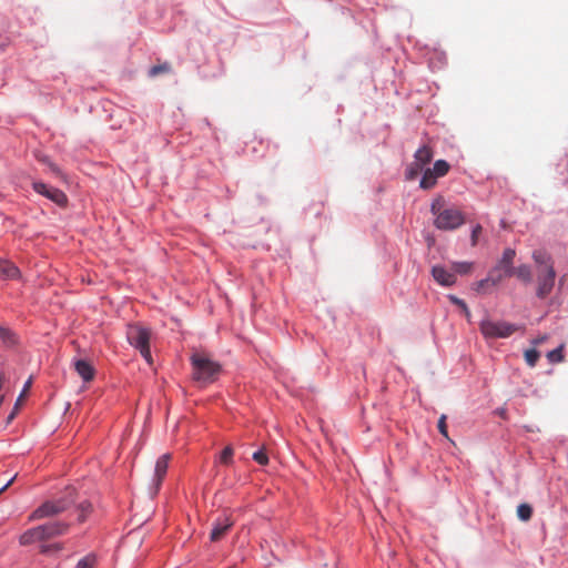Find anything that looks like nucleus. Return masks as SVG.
<instances>
[{
    "label": "nucleus",
    "mask_w": 568,
    "mask_h": 568,
    "mask_svg": "<svg viewBox=\"0 0 568 568\" xmlns=\"http://www.w3.org/2000/svg\"><path fill=\"white\" fill-rule=\"evenodd\" d=\"M430 212L435 216L434 225L442 231H453L465 223L463 212L455 206H446L442 195L434 199Z\"/></svg>",
    "instance_id": "1"
},
{
    "label": "nucleus",
    "mask_w": 568,
    "mask_h": 568,
    "mask_svg": "<svg viewBox=\"0 0 568 568\" xmlns=\"http://www.w3.org/2000/svg\"><path fill=\"white\" fill-rule=\"evenodd\" d=\"M191 363L193 366V378L197 382L212 383L221 371L219 363L213 362L202 353H194L191 356Z\"/></svg>",
    "instance_id": "2"
},
{
    "label": "nucleus",
    "mask_w": 568,
    "mask_h": 568,
    "mask_svg": "<svg viewBox=\"0 0 568 568\" xmlns=\"http://www.w3.org/2000/svg\"><path fill=\"white\" fill-rule=\"evenodd\" d=\"M150 329L140 324H130L126 327L128 342L140 352L141 356L149 364L152 363V356L150 351Z\"/></svg>",
    "instance_id": "3"
},
{
    "label": "nucleus",
    "mask_w": 568,
    "mask_h": 568,
    "mask_svg": "<svg viewBox=\"0 0 568 568\" xmlns=\"http://www.w3.org/2000/svg\"><path fill=\"white\" fill-rule=\"evenodd\" d=\"M481 334L486 338H506L513 335L519 327L507 322L483 321L479 325Z\"/></svg>",
    "instance_id": "4"
},
{
    "label": "nucleus",
    "mask_w": 568,
    "mask_h": 568,
    "mask_svg": "<svg viewBox=\"0 0 568 568\" xmlns=\"http://www.w3.org/2000/svg\"><path fill=\"white\" fill-rule=\"evenodd\" d=\"M556 281V271L554 266L547 270L538 268L536 295L538 298H546L552 291Z\"/></svg>",
    "instance_id": "5"
},
{
    "label": "nucleus",
    "mask_w": 568,
    "mask_h": 568,
    "mask_svg": "<svg viewBox=\"0 0 568 568\" xmlns=\"http://www.w3.org/2000/svg\"><path fill=\"white\" fill-rule=\"evenodd\" d=\"M72 500L67 501L65 499L52 500L43 503L39 508H37L31 518L32 519H42L45 517H51L64 511Z\"/></svg>",
    "instance_id": "6"
},
{
    "label": "nucleus",
    "mask_w": 568,
    "mask_h": 568,
    "mask_svg": "<svg viewBox=\"0 0 568 568\" xmlns=\"http://www.w3.org/2000/svg\"><path fill=\"white\" fill-rule=\"evenodd\" d=\"M233 525H234V521L231 518V516H229V515L219 516L213 523V528L210 532V540L212 542H217V541L222 540L225 537V535L231 530Z\"/></svg>",
    "instance_id": "7"
},
{
    "label": "nucleus",
    "mask_w": 568,
    "mask_h": 568,
    "mask_svg": "<svg viewBox=\"0 0 568 568\" xmlns=\"http://www.w3.org/2000/svg\"><path fill=\"white\" fill-rule=\"evenodd\" d=\"M33 190L37 193L50 199L52 202H54L55 204H58L60 206L65 205L68 202V197L64 192H62L61 190H59L57 187L49 186L43 182H34Z\"/></svg>",
    "instance_id": "8"
},
{
    "label": "nucleus",
    "mask_w": 568,
    "mask_h": 568,
    "mask_svg": "<svg viewBox=\"0 0 568 568\" xmlns=\"http://www.w3.org/2000/svg\"><path fill=\"white\" fill-rule=\"evenodd\" d=\"M68 528L69 525L63 521H50L40 526L43 540L64 535L68 531Z\"/></svg>",
    "instance_id": "9"
},
{
    "label": "nucleus",
    "mask_w": 568,
    "mask_h": 568,
    "mask_svg": "<svg viewBox=\"0 0 568 568\" xmlns=\"http://www.w3.org/2000/svg\"><path fill=\"white\" fill-rule=\"evenodd\" d=\"M432 275L434 280L443 286H452L456 282L455 273L447 271L443 266H434L432 268Z\"/></svg>",
    "instance_id": "10"
},
{
    "label": "nucleus",
    "mask_w": 568,
    "mask_h": 568,
    "mask_svg": "<svg viewBox=\"0 0 568 568\" xmlns=\"http://www.w3.org/2000/svg\"><path fill=\"white\" fill-rule=\"evenodd\" d=\"M170 458H171L170 454H164L161 457H159L155 463L154 480H155L156 490L161 486L162 480L166 475Z\"/></svg>",
    "instance_id": "11"
},
{
    "label": "nucleus",
    "mask_w": 568,
    "mask_h": 568,
    "mask_svg": "<svg viewBox=\"0 0 568 568\" xmlns=\"http://www.w3.org/2000/svg\"><path fill=\"white\" fill-rule=\"evenodd\" d=\"M516 257V251L514 248H506L503 252L501 257L498 260L497 264L495 266L501 268L504 271V274H509L513 276V270H514V260Z\"/></svg>",
    "instance_id": "12"
},
{
    "label": "nucleus",
    "mask_w": 568,
    "mask_h": 568,
    "mask_svg": "<svg viewBox=\"0 0 568 568\" xmlns=\"http://www.w3.org/2000/svg\"><path fill=\"white\" fill-rule=\"evenodd\" d=\"M74 369L84 382H90L94 377L95 371H94L93 366L84 359L75 361Z\"/></svg>",
    "instance_id": "13"
},
{
    "label": "nucleus",
    "mask_w": 568,
    "mask_h": 568,
    "mask_svg": "<svg viewBox=\"0 0 568 568\" xmlns=\"http://www.w3.org/2000/svg\"><path fill=\"white\" fill-rule=\"evenodd\" d=\"M534 262L538 265V268L547 270L549 266H554L552 258L549 253L545 250H535L531 254Z\"/></svg>",
    "instance_id": "14"
},
{
    "label": "nucleus",
    "mask_w": 568,
    "mask_h": 568,
    "mask_svg": "<svg viewBox=\"0 0 568 568\" xmlns=\"http://www.w3.org/2000/svg\"><path fill=\"white\" fill-rule=\"evenodd\" d=\"M0 276L6 280H16L20 276V271L13 263L0 260Z\"/></svg>",
    "instance_id": "15"
},
{
    "label": "nucleus",
    "mask_w": 568,
    "mask_h": 568,
    "mask_svg": "<svg viewBox=\"0 0 568 568\" xmlns=\"http://www.w3.org/2000/svg\"><path fill=\"white\" fill-rule=\"evenodd\" d=\"M434 152L428 145L420 146L414 154V159L420 165L425 168V165L429 164L433 160Z\"/></svg>",
    "instance_id": "16"
},
{
    "label": "nucleus",
    "mask_w": 568,
    "mask_h": 568,
    "mask_svg": "<svg viewBox=\"0 0 568 568\" xmlns=\"http://www.w3.org/2000/svg\"><path fill=\"white\" fill-rule=\"evenodd\" d=\"M513 276H516L524 284H529L532 281L531 268L528 264H521L513 270Z\"/></svg>",
    "instance_id": "17"
},
{
    "label": "nucleus",
    "mask_w": 568,
    "mask_h": 568,
    "mask_svg": "<svg viewBox=\"0 0 568 568\" xmlns=\"http://www.w3.org/2000/svg\"><path fill=\"white\" fill-rule=\"evenodd\" d=\"M40 526L34 527L32 529L27 530L20 536V544L21 545H30L32 542L43 540L41 536Z\"/></svg>",
    "instance_id": "18"
},
{
    "label": "nucleus",
    "mask_w": 568,
    "mask_h": 568,
    "mask_svg": "<svg viewBox=\"0 0 568 568\" xmlns=\"http://www.w3.org/2000/svg\"><path fill=\"white\" fill-rule=\"evenodd\" d=\"M437 176L430 171V168L426 169L419 182V186L423 190H430L437 183Z\"/></svg>",
    "instance_id": "19"
},
{
    "label": "nucleus",
    "mask_w": 568,
    "mask_h": 568,
    "mask_svg": "<svg viewBox=\"0 0 568 568\" xmlns=\"http://www.w3.org/2000/svg\"><path fill=\"white\" fill-rule=\"evenodd\" d=\"M0 339L7 347H12L18 343L16 333L3 326H0Z\"/></svg>",
    "instance_id": "20"
},
{
    "label": "nucleus",
    "mask_w": 568,
    "mask_h": 568,
    "mask_svg": "<svg viewBox=\"0 0 568 568\" xmlns=\"http://www.w3.org/2000/svg\"><path fill=\"white\" fill-rule=\"evenodd\" d=\"M509 274H504V271L497 266H494L487 275L488 281L491 286L498 285L504 278L510 277Z\"/></svg>",
    "instance_id": "21"
},
{
    "label": "nucleus",
    "mask_w": 568,
    "mask_h": 568,
    "mask_svg": "<svg viewBox=\"0 0 568 568\" xmlns=\"http://www.w3.org/2000/svg\"><path fill=\"white\" fill-rule=\"evenodd\" d=\"M450 169V165L447 161L445 160H437L433 168L430 169V171L437 176V178H442V176H445L448 171Z\"/></svg>",
    "instance_id": "22"
},
{
    "label": "nucleus",
    "mask_w": 568,
    "mask_h": 568,
    "mask_svg": "<svg viewBox=\"0 0 568 568\" xmlns=\"http://www.w3.org/2000/svg\"><path fill=\"white\" fill-rule=\"evenodd\" d=\"M424 170V166L420 165L416 160L414 159V162L410 163L406 170V179L412 181L415 180Z\"/></svg>",
    "instance_id": "23"
},
{
    "label": "nucleus",
    "mask_w": 568,
    "mask_h": 568,
    "mask_svg": "<svg viewBox=\"0 0 568 568\" xmlns=\"http://www.w3.org/2000/svg\"><path fill=\"white\" fill-rule=\"evenodd\" d=\"M517 516L523 521H528L532 516V508L528 504H520L517 507Z\"/></svg>",
    "instance_id": "24"
},
{
    "label": "nucleus",
    "mask_w": 568,
    "mask_h": 568,
    "mask_svg": "<svg viewBox=\"0 0 568 568\" xmlns=\"http://www.w3.org/2000/svg\"><path fill=\"white\" fill-rule=\"evenodd\" d=\"M234 449L232 446H226L220 454L219 462L223 465H231L233 463Z\"/></svg>",
    "instance_id": "25"
},
{
    "label": "nucleus",
    "mask_w": 568,
    "mask_h": 568,
    "mask_svg": "<svg viewBox=\"0 0 568 568\" xmlns=\"http://www.w3.org/2000/svg\"><path fill=\"white\" fill-rule=\"evenodd\" d=\"M524 357H525L527 365H529L530 367H534L537 364V362L540 357V354L536 348H530V349L525 351Z\"/></svg>",
    "instance_id": "26"
},
{
    "label": "nucleus",
    "mask_w": 568,
    "mask_h": 568,
    "mask_svg": "<svg viewBox=\"0 0 568 568\" xmlns=\"http://www.w3.org/2000/svg\"><path fill=\"white\" fill-rule=\"evenodd\" d=\"M97 565V557L93 554H89L81 558L75 568H94Z\"/></svg>",
    "instance_id": "27"
},
{
    "label": "nucleus",
    "mask_w": 568,
    "mask_h": 568,
    "mask_svg": "<svg viewBox=\"0 0 568 568\" xmlns=\"http://www.w3.org/2000/svg\"><path fill=\"white\" fill-rule=\"evenodd\" d=\"M171 70H172L171 64L168 62H164L162 64L153 65L149 71V75L156 77L162 73H169V72H171Z\"/></svg>",
    "instance_id": "28"
},
{
    "label": "nucleus",
    "mask_w": 568,
    "mask_h": 568,
    "mask_svg": "<svg viewBox=\"0 0 568 568\" xmlns=\"http://www.w3.org/2000/svg\"><path fill=\"white\" fill-rule=\"evenodd\" d=\"M564 345H560L559 347L550 351L547 354V358L550 363H560L564 361Z\"/></svg>",
    "instance_id": "29"
},
{
    "label": "nucleus",
    "mask_w": 568,
    "mask_h": 568,
    "mask_svg": "<svg viewBox=\"0 0 568 568\" xmlns=\"http://www.w3.org/2000/svg\"><path fill=\"white\" fill-rule=\"evenodd\" d=\"M454 271L459 274H467L471 271L473 264L469 262H458L453 265Z\"/></svg>",
    "instance_id": "30"
},
{
    "label": "nucleus",
    "mask_w": 568,
    "mask_h": 568,
    "mask_svg": "<svg viewBox=\"0 0 568 568\" xmlns=\"http://www.w3.org/2000/svg\"><path fill=\"white\" fill-rule=\"evenodd\" d=\"M252 457L258 465L265 466L268 464V456L263 448L255 452Z\"/></svg>",
    "instance_id": "31"
},
{
    "label": "nucleus",
    "mask_w": 568,
    "mask_h": 568,
    "mask_svg": "<svg viewBox=\"0 0 568 568\" xmlns=\"http://www.w3.org/2000/svg\"><path fill=\"white\" fill-rule=\"evenodd\" d=\"M437 427H438V432L447 439H449L448 437V432H447V424H446V415H442L438 419V424H437Z\"/></svg>",
    "instance_id": "32"
},
{
    "label": "nucleus",
    "mask_w": 568,
    "mask_h": 568,
    "mask_svg": "<svg viewBox=\"0 0 568 568\" xmlns=\"http://www.w3.org/2000/svg\"><path fill=\"white\" fill-rule=\"evenodd\" d=\"M448 298L450 300V302L457 306H459L464 312L465 314L468 316L469 315V310L466 305V303L460 300L459 297L455 296V295H449Z\"/></svg>",
    "instance_id": "33"
},
{
    "label": "nucleus",
    "mask_w": 568,
    "mask_h": 568,
    "mask_svg": "<svg viewBox=\"0 0 568 568\" xmlns=\"http://www.w3.org/2000/svg\"><path fill=\"white\" fill-rule=\"evenodd\" d=\"M62 549L61 544H53V545H42L40 548V551L42 554H49L52 551H60Z\"/></svg>",
    "instance_id": "34"
},
{
    "label": "nucleus",
    "mask_w": 568,
    "mask_h": 568,
    "mask_svg": "<svg viewBox=\"0 0 568 568\" xmlns=\"http://www.w3.org/2000/svg\"><path fill=\"white\" fill-rule=\"evenodd\" d=\"M491 286L490 285V282L488 281V278H484L479 282L476 283V287L475 290L478 292V293H486L488 291V287Z\"/></svg>",
    "instance_id": "35"
},
{
    "label": "nucleus",
    "mask_w": 568,
    "mask_h": 568,
    "mask_svg": "<svg viewBox=\"0 0 568 568\" xmlns=\"http://www.w3.org/2000/svg\"><path fill=\"white\" fill-rule=\"evenodd\" d=\"M91 508H92V506L88 501L80 504V510H81V514L79 515L80 521H83L85 519V515L91 511Z\"/></svg>",
    "instance_id": "36"
},
{
    "label": "nucleus",
    "mask_w": 568,
    "mask_h": 568,
    "mask_svg": "<svg viewBox=\"0 0 568 568\" xmlns=\"http://www.w3.org/2000/svg\"><path fill=\"white\" fill-rule=\"evenodd\" d=\"M483 231V227L481 225L477 224L474 229H473V232H471V236H470V241H471V245L475 246L478 242V236L479 234L481 233Z\"/></svg>",
    "instance_id": "37"
},
{
    "label": "nucleus",
    "mask_w": 568,
    "mask_h": 568,
    "mask_svg": "<svg viewBox=\"0 0 568 568\" xmlns=\"http://www.w3.org/2000/svg\"><path fill=\"white\" fill-rule=\"evenodd\" d=\"M31 385H32V377H29L28 381L26 382L24 386H23V389L21 392V396H26L27 395V393L29 392Z\"/></svg>",
    "instance_id": "38"
},
{
    "label": "nucleus",
    "mask_w": 568,
    "mask_h": 568,
    "mask_svg": "<svg viewBox=\"0 0 568 568\" xmlns=\"http://www.w3.org/2000/svg\"><path fill=\"white\" fill-rule=\"evenodd\" d=\"M546 339H547V336H546V335L538 336L537 338H535V339L532 341V344H534V345H539V344L544 343Z\"/></svg>",
    "instance_id": "39"
},
{
    "label": "nucleus",
    "mask_w": 568,
    "mask_h": 568,
    "mask_svg": "<svg viewBox=\"0 0 568 568\" xmlns=\"http://www.w3.org/2000/svg\"><path fill=\"white\" fill-rule=\"evenodd\" d=\"M17 478V475H14L1 489H0V493H2L3 490H6L9 486H11V484L14 481V479Z\"/></svg>",
    "instance_id": "40"
},
{
    "label": "nucleus",
    "mask_w": 568,
    "mask_h": 568,
    "mask_svg": "<svg viewBox=\"0 0 568 568\" xmlns=\"http://www.w3.org/2000/svg\"><path fill=\"white\" fill-rule=\"evenodd\" d=\"M17 412H18V409L13 408V410L8 416V420H7L8 423H11L13 420V418L16 417Z\"/></svg>",
    "instance_id": "41"
},
{
    "label": "nucleus",
    "mask_w": 568,
    "mask_h": 568,
    "mask_svg": "<svg viewBox=\"0 0 568 568\" xmlns=\"http://www.w3.org/2000/svg\"><path fill=\"white\" fill-rule=\"evenodd\" d=\"M23 397H24V396H21V395L18 397V399H17V402H16V405H14V408H16V409H19V406L21 405V403H22V400H23Z\"/></svg>",
    "instance_id": "42"
},
{
    "label": "nucleus",
    "mask_w": 568,
    "mask_h": 568,
    "mask_svg": "<svg viewBox=\"0 0 568 568\" xmlns=\"http://www.w3.org/2000/svg\"><path fill=\"white\" fill-rule=\"evenodd\" d=\"M50 168L52 170V172L59 174L60 173V170L58 169V166H55L54 164H50Z\"/></svg>",
    "instance_id": "43"
},
{
    "label": "nucleus",
    "mask_w": 568,
    "mask_h": 568,
    "mask_svg": "<svg viewBox=\"0 0 568 568\" xmlns=\"http://www.w3.org/2000/svg\"><path fill=\"white\" fill-rule=\"evenodd\" d=\"M564 278H565V276H562V277L560 278V281H559L560 285H562V283H565V280H564Z\"/></svg>",
    "instance_id": "44"
}]
</instances>
